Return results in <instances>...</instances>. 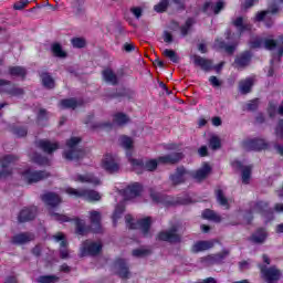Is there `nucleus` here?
<instances>
[{
  "mask_svg": "<svg viewBox=\"0 0 283 283\" xmlns=\"http://www.w3.org/2000/svg\"><path fill=\"white\" fill-rule=\"evenodd\" d=\"M245 109H248L249 112H253V111L258 109V99L250 101L245 105Z\"/></svg>",
  "mask_w": 283,
  "mask_h": 283,
  "instance_id": "59",
  "label": "nucleus"
},
{
  "mask_svg": "<svg viewBox=\"0 0 283 283\" xmlns=\"http://www.w3.org/2000/svg\"><path fill=\"white\" fill-rule=\"evenodd\" d=\"M9 74L11 76H20L21 78H23V76H25V69L21 67V66H13L9 69Z\"/></svg>",
  "mask_w": 283,
  "mask_h": 283,
  "instance_id": "46",
  "label": "nucleus"
},
{
  "mask_svg": "<svg viewBox=\"0 0 283 283\" xmlns=\"http://www.w3.org/2000/svg\"><path fill=\"white\" fill-rule=\"evenodd\" d=\"M32 240H34V234L24 232L13 235L11 242L12 244H28V242H32Z\"/></svg>",
  "mask_w": 283,
  "mask_h": 283,
  "instance_id": "24",
  "label": "nucleus"
},
{
  "mask_svg": "<svg viewBox=\"0 0 283 283\" xmlns=\"http://www.w3.org/2000/svg\"><path fill=\"white\" fill-rule=\"evenodd\" d=\"M216 196L221 207H226L227 209H229V201L224 198V193L222 192V190H217Z\"/></svg>",
  "mask_w": 283,
  "mask_h": 283,
  "instance_id": "51",
  "label": "nucleus"
},
{
  "mask_svg": "<svg viewBox=\"0 0 283 283\" xmlns=\"http://www.w3.org/2000/svg\"><path fill=\"white\" fill-rule=\"evenodd\" d=\"M39 283H56L59 282V276L56 275H42L38 279Z\"/></svg>",
  "mask_w": 283,
  "mask_h": 283,
  "instance_id": "49",
  "label": "nucleus"
},
{
  "mask_svg": "<svg viewBox=\"0 0 283 283\" xmlns=\"http://www.w3.org/2000/svg\"><path fill=\"white\" fill-rule=\"evenodd\" d=\"M210 147L211 149H220V137L212 136L210 138Z\"/></svg>",
  "mask_w": 283,
  "mask_h": 283,
  "instance_id": "56",
  "label": "nucleus"
},
{
  "mask_svg": "<svg viewBox=\"0 0 283 283\" xmlns=\"http://www.w3.org/2000/svg\"><path fill=\"white\" fill-rule=\"evenodd\" d=\"M119 145H120V147H124V149H127L126 156L128 154V156L130 158H133L130 149H133V147H134V139H132V137H129L127 135H122L119 137Z\"/></svg>",
  "mask_w": 283,
  "mask_h": 283,
  "instance_id": "30",
  "label": "nucleus"
},
{
  "mask_svg": "<svg viewBox=\"0 0 283 283\" xmlns=\"http://www.w3.org/2000/svg\"><path fill=\"white\" fill-rule=\"evenodd\" d=\"M73 48H85V39L83 38H74L72 40Z\"/></svg>",
  "mask_w": 283,
  "mask_h": 283,
  "instance_id": "57",
  "label": "nucleus"
},
{
  "mask_svg": "<svg viewBox=\"0 0 283 283\" xmlns=\"http://www.w3.org/2000/svg\"><path fill=\"white\" fill-rule=\"evenodd\" d=\"M36 217V207L24 208L21 210L18 220L19 222H28L29 220H34Z\"/></svg>",
  "mask_w": 283,
  "mask_h": 283,
  "instance_id": "20",
  "label": "nucleus"
},
{
  "mask_svg": "<svg viewBox=\"0 0 283 283\" xmlns=\"http://www.w3.org/2000/svg\"><path fill=\"white\" fill-rule=\"evenodd\" d=\"M192 24H193V19L190 18L186 21V24L180 29L182 36H187Z\"/></svg>",
  "mask_w": 283,
  "mask_h": 283,
  "instance_id": "53",
  "label": "nucleus"
},
{
  "mask_svg": "<svg viewBox=\"0 0 283 283\" xmlns=\"http://www.w3.org/2000/svg\"><path fill=\"white\" fill-rule=\"evenodd\" d=\"M275 134L279 138H283V120L281 119L276 126Z\"/></svg>",
  "mask_w": 283,
  "mask_h": 283,
  "instance_id": "62",
  "label": "nucleus"
},
{
  "mask_svg": "<svg viewBox=\"0 0 283 283\" xmlns=\"http://www.w3.org/2000/svg\"><path fill=\"white\" fill-rule=\"evenodd\" d=\"M53 240L55 242H60V256L62 260H67V258H70V250H67V240L65 239V234H63V232H57L53 235Z\"/></svg>",
  "mask_w": 283,
  "mask_h": 283,
  "instance_id": "14",
  "label": "nucleus"
},
{
  "mask_svg": "<svg viewBox=\"0 0 283 283\" xmlns=\"http://www.w3.org/2000/svg\"><path fill=\"white\" fill-rule=\"evenodd\" d=\"M41 78L44 87H48V90H52V87H54V80L52 78V76H50V74L42 73Z\"/></svg>",
  "mask_w": 283,
  "mask_h": 283,
  "instance_id": "42",
  "label": "nucleus"
},
{
  "mask_svg": "<svg viewBox=\"0 0 283 283\" xmlns=\"http://www.w3.org/2000/svg\"><path fill=\"white\" fill-rule=\"evenodd\" d=\"M164 149H167L168 151H177L178 145H176V144H166V145H164Z\"/></svg>",
  "mask_w": 283,
  "mask_h": 283,
  "instance_id": "64",
  "label": "nucleus"
},
{
  "mask_svg": "<svg viewBox=\"0 0 283 283\" xmlns=\"http://www.w3.org/2000/svg\"><path fill=\"white\" fill-rule=\"evenodd\" d=\"M202 218L205 220H212L213 222H220V216H218L216 212L209 209L202 212Z\"/></svg>",
  "mask_w": 283,
  "mask_h": 283,
  "instance_id": "41",
  "label": "nucleus"
},
{
  "mask_svg": "<svg viewBox=\"0 0 283 283\" xmlns=\"http://www.w3.org/2000/svg\"><path fill=\"white\" fill-rule=\"evenodd\" d=\"M43 202L49 205V207H56L61 205V197L54 192H46L42 196Z\"/></svg>",
  "mask_w": 283,
  "mask_h": 283,
  "instance_id": "25",
  "label": "nucleus"
},
{
  "mask_svg": "<svg viewBox=\"0 0 283 283\" xmlns=\"http://www.w3.org/2000/svg\"><path fill=\"white\" fill-rule=\"evenodd\" d=\"M14 163H17V157L13 155L4 156L0 159V165L2 171L0 172V178H8L10 174H12V167H14Z\"/></svg>",
  "mask_w": 283,
  "mask_h": 283,
  "instance_id": "10",
  "label": "nucleus"
},
{
  "mask_svg": "<svg viewBox=\"0 0 283 283\" xmlns=\"http://www.w3.org/2000/svg\"><path fill=\"white\" fill-rule=\"evenodd\" d=\"M119 272V277H128L129 276V270L127 269V263H125L124 260H119L117 263H116Z\"/></svg>",
  "mask_w": 283,
  "mask_h": 283,
  "instance_id": "39",
  "label": "nucleus"
},
{
  "mask_svg": "<svg viewBox=\"0 0 283 283\" xmlns=\"http://www.w3.org/2000/svg\"><path fill=\"white\" fill-rule=\"evenodd\" d=\"M228 255H229V251H223L222 253H218V254H211L206 258H202L201 264H203V266L220 264L222 260H224V258H227Z\"/></svg>",
  "mask_w": 283,
  "mask_h": 283,
  "instance_id": "16",
  "label": "nucleus"
},
{
  "mask_svg": "<svg viewBox=\"0 0 283 283\" xmlns=\"http://www.w3.org/2000/svg\"><path fill=\"white\" fill-rule=\"evenodd\" d=\"M64 191L67 193V196H71L72 198H83L88 202H98V200H101L102 198L101 193L96 190L76 189L72 187H66Z\"/></svg>",
  "mask_w": 283,
  "mask_h": 283,
  "instance_id": "4",
  "label": "nucleus"
},
{
  "mask_svg": "<svg viewBox=\"0 0 283 283\" xmlns=\"http://www.w3.org/2000/svg\"><path fill=\"white\" fill-rule=\"evenodd\" d=\"M102 168L108 174H116L120 169V160L114 155L106 154L102 159Z\"/></svg>",
  "mask_w": 283,
  "mask_h": 283,
  "instance_id": "9",
  "label": "nucleus"
},
{
  "mask_svg": "<svg viewBox=\"0 0 283 283\" xmlns=\"http://www.w3.org/2000/svg\"><path fill=\"white\" fill-rule=\"evenodd\" d=\"M193 63L195 65H198V67H201V70H205L206 72H209V70L213 67V63L210 60H207L198 55L193 56Z\"/></svg>",
  "mask_w": 283,
  "mask_h": 283,
  "instance_id": "28",
  "label": "nucleus"
},
{
  "mask_svg": "<svg viewBox=\"0 0 283 283\" xmlns=\"http://www.w3.org/2000/svg\"><path fill=\"white\" fill-rule=\"evenodd\" d=\"M81 105V102H76L74 98L62 99L60 102L61 109H76Z\"/></svg>",
  "mask_w": 283,
  "mask_h": 283,
  "instance_id": "34",
  "label": "nucleus"
},
{
  "mask_svg": "<svg viewBox=\"0 0 283 283\" xmlns=\"http://www.w3.org/2000/svg\"><path fill=\"white\" fill-rule=\"evenodd\" d=\"M209 174H211V166H209V164H203V166L193 174L189 172L185 167H179L175 174L170 175V180L172 185H182V182H185L187 178H190V176H192L195 180L200 181L205 180Z\"/></svg>",
  "mask_w": 283,
  "mask_h": 283,
  "instance_id": "2",
  "label": "nucleus"
},
{
  "mask_svg": "<svg viewBox=\"0 0 283 283\" xmlns=\"http://www.w3.org/2000/svg\"><path fill=\"white\" fill-rule=\"evenodd\" d=\"M224 8V2L221 0H217L216 2L210 1V2H206L203 6V12H207V14H211V12H213V14H219L220 10H222Z\"/></svg>",
  "mask_w": 283,
  "mask_h": 283,
  "instance_id": "19",
  "label": "nucleus"
},
{
  "mask_svg": "<svg viewBox=\"0 0 283 283\" xmlns=\"http://www.w3.org/2000/svg\"><path fill=\"white\" fill-rule=\"evenodd\" d=\"M277 13V9L274 8L272 10L262 11L256 14L255 21H264L268 28L273 25V14Z\"/></svg>",
  "mask_w": 283,
  "mask_h": 283,
  "instance_id": "17",
  "label": "nucleus"
},
{
  "mask_svg": "<svg viewBox=\"0 0 283 283\" xmlns=\"http://www.w3.org/2000/svg\"><path fill=\"white\" fill-rule=\"evenodd\" d=\"M76 233L78 235H85L87 233V228L85 227V221L81 219H75Z\"/></svg>",
  "mask_w": 283,
  "mask_h": 283,
  "instance_id": "43",
  "label": "nucleus"
},
{
  "mask_svg": "<svg viewBox=\"0 0 283 283\" xmlns=\"http://www.w3.org/2000/svg\"><path fill=\"white\" fill-rule=\"evenodd\" d=\"M243 147L247 151H262V149H266V142L264 139H248L243 143Z\"/></svg>",
  "mask_w": 283,
  "mask_h": 283,
  "instance_id": "15",
  "label": "nucleus"
},
{
  "mask_svg": "<svg viewBox=\"0 0 283 283\" xmlns=\"http://www.w3.org/2000/svg\"><path fill=\"white\" fill-rule=\"evenodd\" d=\"M163 54L164 56H166V59H169L172 63H178L179 61L178 54L174 50L166 49L164 50Z\"/></svg>",
  "mask_w": 283,
  "mask_h": 283,
  "instance_id": "48",
  "label": "nucleus"
},
{
  "mask_svg": "<svg viewBox=\"0 0 283 283\" xmlns=\"http://www.w3.org/2000/svg\"><path fill=\"white\" fill-rule=\"evenodd\" d=\"M212 241H198L192 245V253H200V251H209V249H212Z\"/></svg>",
  "mask_w": 283,
  "mask_h": 283,
  "instance_id": "31",
  "label": "nucleus"
},
{
  "mask_svg": "<svg viewBox=\"0 0 283 283\" xmlns=\"http://www.w3.org/2000/svg\"><path fill=\"white\" fill-rule=\"evenodd\" d=\"M124 211H125V203L122 202L116 206L114 214H113L114 224H116V222L118 221V218H120V216H123Z\"/></svg>",
  "mask_w": 283,
  "mask_h": 283,
  "instance_id": "45",
  "label": "nucleus"
},
{
  "mask_svg": "<svg viewBox=\"0 0 283 283\" xmlns=\"http://www.w3.org/2000/svg\"><path fill=\"white\" fill-rule=\"evenodd\" d=\"M255 83V77H248L240 82L239 90L241 94H249L251 92V87H253V84Z\"/></svg>",
  "mask_w": 283,
  "mask_h": 283,
  "instance_id": "32",
  "label": "nucleus"
},
{
  "mask_svg": "<svg viewBox=\"0 0 283 283\" xmlns=\"http://www.w3.org/2000/svg\"><path fill=\"white\" fill-rule=\"evenodd\" d=\"M214 48L219 50H224L228 54H233L235 52V45H227L223 41L217 40Z\"/></svg>",
  "mask_w": 283,
  "mask_h": 283,
  "instance_id": "38",
  "label": "nucleus"
},
{
  "mask_svg": "<svg viewBox=\"0 0 283 283\" xmlns=\"http://www.w3.org/2000/svg\"><path fill=\"white\" fill-rule=\"evenodd\" d=\"M101 249H103L101 242L86 241L81 248V255L82 258L84 255H97V253H101Z\"/></svg>",
  "mask_w": 283,
  "mask_h": 283,
  "instance_id": "12",
  "label": "nucleus"
},
{
  "mask_svg": "<svg viewBox=\"0 0 283 283\" xmlns=\"http://www.w3.org/2000/svg\"><path fill=\"white\" fill-rule=\"evenodd\" d=\"M140 191H143V186L140 184L135 182L129 185L125 190H119L118 195L123 200H132V198H136V196H140Z\"/></svg>",
  "mask_w": 283,
  "mask_h": 283,
  "instance_id": "11",
  "label": "nucleus"
},
{
  "mask_svg": "<svg viewBox=\"0 0 283 283\" xmlns=\"http://www.w3.org/2000/svg\"><path fill=\"white\" fill-rule=\"evenodd\" d=\"M249 63H251V53L245 52L235 59L234 65L235 67L240 69V67H247Z\"/></svg>",
  "mask_w": 283,
  "mask_h": 283,
  "instance_id": "33",
  "label": "nucleus"
},
{
  "mask_svg": "<svg viewBox=\"0 0 283 283\" xmlns=\"http://www.w3.org/2000/svg\"><path fill=\"white\" fill-rule=\"evenodd\" d=\"M128 163H130L136 174H143V171H155L158 165H176L179 160H182V153H172L170 155L160 156L157 159H149L145 163L140 159H135L127 153Z\"/></svg>",
  "mask_w": 283,
  "mask_h": 283,
  "instance_id": "1",
  "label": "nucleus"
},
{
  "mask_svg": "<svg viewBox=\"0 0 283 283\" xmlns=\"http://www.w3.org/2000/svg\"><path fill=\"white\" fill-rule=\"evenodd\" d=\"M150 198H153L154 202H165V197L158 192L150 193Z\"/></svg>",
  "mask_w": 283,
  "mask_h": 283,
  "instance_id": "60",
  "label": "nucleus"
},
{
  "mask_svg": "<svg viewBox=\"0 0 283 283\" xmlns=\"http://www.w3.org/2000/svg\"><path fill=\"white\" fill-rule=\"evenodd\" d=\"M52 52H53L54 56H59L60 59H65V56H66L65 51H63V48H61V44H59V43H54L52 45Z\"/></svg>",
  "mask_w": 283,
  "mask_h": 283,
  "instance_id": "47",
  "label": "nucleus"
},
{
  "mask_svg": "<svg viewBox=\"0 0 283 283\" xmlns=\"http://www.w3.org/2000/svg\"><path fill=\"white\" fill-rule=\"evenodd\" d=\"M126 224L128 229H138L144 233V235H147L149 233V227H151V218L147 217L144 219L138 220L137 222H134V219L130 214H127L125 217Z\"/></svg>",
  "mask_w": 283,
  "mask_h": 283,
  "instance_id": "6",
  "label": "nucleus"
},
{
  "mask_svg": "<svg viewBox=\"0 0 283 283\" xmlns=\"http://www.w3.org/2000/svg\"><path fill=\"white\" fill-rule=\"evenodd\" d=\"M251 48H265V50H272L273 55H272V65L273 63H280V59H282L283 54V38L280 36L276 41L275 40H270L265 39L262 40L260 38L255 39V41L251 42Z\"/></svg>",
  "mask_w": 283,
  "mask_h": 283,
  "instance_id": "3",
  "label": "nucleus"
},
{
  "mask_svg": "<svg viewBox=\"0 0 283 283\" xmlns=\"http://www.w3.org/2000/svg\"><path fill=\"white\" fill-rule=\"evenodd\" d=\"M177 231L178 230L174 228L170 231L160 232L158 238L159 240H164V242H180V235L176 233Z\"/></svg>",
  "mask_w": 283,
  "mask_h": 283,
  "instance_id": "21",
  "label": "nucleus"
},
{
  "mask_svg": "<svg viewBox=\"0 0 283 283\" xmlns=\"http://www.w3.org/2000/svg\"><path fill=\"white\" fill-rule=\"evenodd\" d=\"M232 167L242 171V182L243 185H249V180H251V166H244L240 161H232Z\"/></svg>",
  "mask_w": 283,
  "mask_h": 283,
  "instance_id": "18",
  "label": "nucleus"
},
{
  "mask_svg": "<svg viewBox=\"0 0 283 283\" xmlns=\"http://www.w3.org/2000/svg\"><path fill=\"white\" fill-rule=\"evenodd\" d=\"M36 145L40 149H42V151H45V154H52L59 149V143L56 142L39 140Z\"/></svg>",
  "mask_w": 283,
  "mask_h": 283,
  "instance_id": "23",
  "label": "nucleus"
},
{
  "mask_svg": "<svg viewBox=\"0 0 283 283\" xmlns=\"http://www.w3.org/2000/svg\"><path fill=\"white\" fill-rule=\"evenodd\" d=\"M193 63L195 65H198V67H201V70H205L206 72H209V70L213 67V63L210 60H207L198 55L193 56Z\"/></svg>",
  "mask_w": 283,
  "mask_h": 283,
  "instance_id": "27",
  "label": "nucleus"
},
{
  "mask_svg": "<svg viewBox=\"0 0 283 283\" xmlns=\"http://www.w3.org/2000/svg\"><path fill=\"white\" fill-rule=\"evenodd\" d=\"M51 218L57 222H70V217L50 210Z\"/></svg>",
  "mask_w": 283,
  "mask_h": 283,
  "instance_id": "50",
  "label": "nucleus"
},
{
  "mask_svg": "<svg viewBox=\"0 0 283 283\" xmlns=\"http://www.w3.org/2000/svg\"><path fill=\"white\" fill-rule=\"evenodd\" d=\"M129 123V116H127L125 113H116L113 116V125H127Z\"/></svg>",
  "mask_w": 283,
  "mask_h": 283,
  "instance_id": "37",
  "label": "nucleus"
},
{
  "mask_svg": "<svg viewBox=\"0 0 283 283\" xmlns=\"http://www.w3.org/2000/svg\"><path fill=\"white\" fill-rule=\"evenodd\" d=\"M103 78L106 83H109L111 85H116L118 83V77L116 74H114V71L106 69L103 71Z\"/></svg>",
  "mask_w": 283,
  "mask_h": 283,
  "instance_id": "35",
  "label": "nucleus"
},
{
  "mask_svg": "<svg viewBox=\"0 0 283 283\" xmlns=\"http://www.w3.org/2000/svg\"><path fill=\"white\" fill-rule=\"evenodd\" d=\"M21 178L28 185H32L34 182H41V180H45V178H50V175L45 171H36L32 169H27L21 172Z\"/></svg>",
  "mask_w": 283,
  "mask_h": 283,
  "instance_id": "8",
  "label": "nucleus"
},
{
  "mask_svg": "<svg viewBox=\"0 0 283 283\" xmlns=\"http://www.w3.org/2000/svg\"><path fill=\"white\" fill-rule=\"evenodd\" d=\"M0 91L7 92L8 94H11L12 96H19V95L23 94V90L14 88L10 82L3 81V80H0Z\"/></svg>",
  "mask_w": 283,
  "mask_h": 283,
  "instance_id": "22",
  "label": "nucleus"
},
{
  "mask_svg": "<svg viewBox=\"0 0 283 283\" xmlns=\"http://www.w3.org/2000/svg\"><path fill=\"white\" fill-rule=\"evenodd\" d=\"M130 12L134 14V17H136V19H140V17H143V9L139 7H133Z\"/></svg>",
  "mask_w": 283,
  "mask_h": 283,
  "instance_id": "61",
  "label": "nucleus"
},
{
  "mask_svg": "<svg viewBox=\"0 0 283 283\" xmlns=\"http://www.w3.org/2000/svg\"><path fill=\"white\" fill-rule=\"evenodd\" d=\"M167 6H169V0H161L158 4L154 7L156 12H165L167 10Z\"/></svg>",
  "mask_w": 283,
  "mask_h": 283,
  "instance_id": "52",
  "label": "nucleus"
},
{
  "mask_svg": "<svg viewBox=\"0 0 283 283\" xmlns=\"http://www.w3.org/2000/svg\"><path fill=\"white\" fill-rule=\"evenodd\" d=\"M148 254H149V250L143 249V248L133 251L134 258H145V255H148Z\"/></svg>",
  "mask_w": 283,
  "mask_h": 283,
  "instance_id": "55",
  "label": "nucleus"
},
{
  "mask_svg": "<svg viewBox=\"0 0 283 283\" xmlns=\"http://www.w3.org/2000/svg\"><path fill=\"white\" fill-rule=\"evenodd\" d=\"M233 25L237 27L239 32H247V31L251 30V25H249L247 23V20L244 18H242V17L237 18L233 21Z\"/></svg>",
  "mask_w": 283,
  "mask_h": 283,
  "instance_id": "36",
  "label": "nucleus"
},
{
  "mask_svg": "<svg viewBox=\"0 0 283 283\" xmlns=\"http://www.w3.org/2000/svg\"><path fill=\"white\" fill-rule=\"evenodd\" d=\"M81 143V138L72 137L67 143V149L64 151V158L66 160H81L87 153L83 149H77L76 146Z\"/></svg>",
  "mask_w": 283,
  "mask_h": 283,
  "instance_id": "5",
  "label": "nucleus"
},
{
  "mask_svg": "<svg viewBox=\"0 0 283 283\" xmlns=\"http://www.w3.org/2000/svg\"><path fill=\"white\" fill-rule=\"evenodd\" d=\"M252 211L253 213H262L264 218H271L273 216V211H275L276 213H283V205L276 203L274 206V209H271L269 208V203L260 201L254 206Z\"/></svg>",
  "mask_w": 283,
  "mask_h": 283,
  "instance_id": "7",
  "label": "nucleus"
},
{
  "mask_svg": "<svg viewBox=\"0 0 283 283\" xmlns=\"http://www.w3.org/2000/svg\"><path fill=\"white\" fill-rule=\"evenodd\" d=\"M14 134L15 136H19V138H23V136H27L28 130L25 128H17Z\"/></svg>",
  "mask_w": 283,
  "mask_h": 283,
  "instance_id": "63",
  "label": "nucleus"
},
{
  "mask_svg": "<svg viewBox=\"0 0 283 283\" xmlns=\"http://www.w3.org/2000/svg\"><path fill=\"white\" fill-rule=\"evenodd\" d=\"M32 160L38 165H50V160L45 157H41L40 155H34Z\"/></svg>",
  "mask_w": 283,
  "mask_h": 283,
  "instance_id": "54",
  "label": "nucleus"
},
{
  "mask_svg": "<svg viewBox=\"0 0 283 283\" xmlns=\"http://www.w3.org/2000/svg\"><path fill=\"white\" fill-rule=\"evenodd\" d=\"M261 274L263 280H265L266 283H276L277 280L282 276V272L277 270V268H270V269H264L261 268Z\"/></svg>",
  "mask_w": 283,
  "mask_h": 283,
  "instance_id": "13",
  "label": "nucleus"
},
{
  "mask_svg": "<svg viewBox=\"0 0 283 283\" xmlns=\"http://www.w3.org/2000/svg\"><path fill=\"white\" fill-rule=\"evenodd\" d=\"M30 3L29 0H20L13 4L14 10H23Z\"/></svg>",
  "mask_w": 283,
  "mask_h": 283,
  "instance_id": "58",
  "label": "nucleus"
},
{
  "mask_svg": "<svg viewBox=\"0 0 283 283\" xmlns=\"http://www.w3.org/2000/svg\"><path fill=\"white\" fill-rule=\"evenodd\" d=\"M268 112L271 118H273L276 114H280L281 116H283V103L279 106V108H277V105H275L274 103H271L268 108Z\"/></svg>",
  "mask_w": 283,
  "mask_h": 283,
  "instance_id": "40",
  "label": "nucleus"
},
{
  "mask_svg": "<svg viewBox=\"0 0 283 283\" xmlns=\"http://www.w3.org/2000/svg\"><path fill=\"white\" fill-rule=\"evenodd\" d=\"M266 240V231L261 229L252 235V242L261 243Z\"/></svg>",
  "mask_w": 283,
  "mask_h": 283,
  "instance_id": "44",
  "label": "nucleus"
},
{
  "mask_svg": "<svg viewBox=\"0 0 283 283\" xmlns=\"http://www.w3.org/2000/svg\"><path fill=\"white\" fill-rule=\"evenodd\" d=\"M73 180L75 182H88L90 185H101V180L93 175H76Z\"/></svg>",
  "mask_w": 283,
  "mask_h": 283,
  "instance_id": "29",
  "label": "nucleus"
},
{
  "mask_svg": "<svg viewBox=\"0 0 283 283\" xmlns=\"http://www.w3.org/2000/svg\"><path fill=\"white\" fill-rule=\"evenodd\" d=\"M90 219L94 233H101V212L96 210L91 211Z\"/></svg>",
  "mask_w": 283,
  "mask_h": 283,
  "instance_id": "26",
  "label": "nucleus"
}]
</instances>
